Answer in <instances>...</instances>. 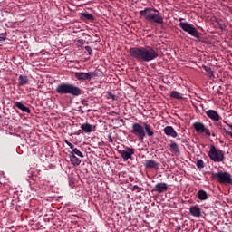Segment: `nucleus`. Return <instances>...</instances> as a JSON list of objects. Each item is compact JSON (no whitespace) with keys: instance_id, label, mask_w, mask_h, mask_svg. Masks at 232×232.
Listing matches in <instances>:
<instances>
[{"instance_id":"nucleus-19","label":"nucleus","mask_w":232,"mask_h":232,"mask_svg":"<svg viewBox=\"0 0 232 232\" xmlns=\"http://www.w3.org/2000/svg\"><path fill=\"white\" fill-rule=\"evenodd\" d=\"M81 130H82V131H84V133H92V131H93V129L92 128V124H90V123L82 124Z\"/></svg>"},{"instance_id":"nucleus-8","label":"nucleus","mask_w":232,"mask_h":232,"mask_svg":"<svg viewBox=\"0 0 232 232\" xmlns=\"http://www.w3.org/2000/svg\"><path fill=\"white\" fill-rule=\"evenodd\" d=\"M193 128L197 131V133H205L207 137H211V131L208 128H206V125L204 123L196 121L193 123Z\"/></svg>"},{"instance_id":"nucleus-2","label":"nucleus","mask_w":232,"mask_h":232,"mask_svg":"<svg viewBox=\"0 0 232 232\" xmlns=\"http://www.w3.org/2000/svg\"><path fill=\"white\" fill-rule=\"evenodd\" d=\"M130 133L137 138L139 140H144L146 135L149 137H153L155 132L153 131V127L148 124L147 122L140 123H133L132 129L130 130Z\"/></svg>"},{"instance_id":"nucleus-38","label":"nucleus","mask_w":232,"mask_h":232,"mask_svg":"<svg viewBox=\"0 0 232 232\" xmlns=\"http://www.w3.org/2000/svg\"><path fill=\"white\" fill-rule=\"evenodd\" d=\"M87 111L90 113V111H92V110H88Z\"/></svg>"},{"instance_id":"nucleus-30","label":"nucleus","mask_w":232,"mask_h":232,"mask_svg":"<svg viewBox=\"0 0 232 232\" xmlns=\"http://www.w3.org/2000/svg\"><path fill=\"white\" fill-rule=\"evenodd\" d=\"M86 52H88L89 55H93V50L90 46H85Z\"/></svg>"},{"instance_id":"nucleus-11","label":"nucleus","mask_w":232,"mask_h":232,"mask_svg":"<svg viewBox=\"0 0 232 232\" xmlns=\"http://www.w3.org/2000/svg\"><path fill=\"white\" fill-rule=\"evenodd\" d=\"M145 169H159L160 168V163L157 162L155 160H145L143 162Z\"/></svg>"},{"instance_id":"nucleus-16","label":"nucleus","mask_w":232,"mask_h":232,"mask_svg":"<svg viewBox=\"0 0 232 232\" xmlns=\"http://www.w3.org/2000/svg\"><path fill=\"white\" fill-rule=\"evenodd\" d=\"M14 106L18 108V110H21L22 111H24V113H31L30 108L26 107L24 104H23L20 102H15Z\"/></svg>"},{"instance_id":"nucleus-20","label":"nucleus","mask_w":232,"mask_h":232,"mask_svg":"<svg viewBox=\"0 0 232 232\" xmlns=\"http://www.w3.org/2000/svg\"><path fill=\"white\" fill-rule=\"evenodd\" d=\"M197 196L198 200H208V193L204 189H199Z\"/></svg>"},{"instance_id":"nucleus-1","label":"nucleus","mask_w":232,"mask_h":232,"mask_svg":"<svg viewBox=\"0 0 232 232\" xmlns=\"http://www.w3.org/2000/svg\"><path fill=\"white\" fill-rule=\"evenodd\" d=\"M129 55L137 63H150L159 57V51L151 46L131 47L129 50Z\"/></svg>"},{"instance_id":"nucleus-32","label":"nucleus","mask_w":232,"mask_h":232,"mask_svg":"<svg viewBox=\"0 0 232 232\" xmlns=\"http://www.w3.org/2000/svg\"><path fill=\"white\" fill-rule=\"evenodd\" d=\"M216 126H217V128H218V130H222V128H223L222 122H220V121L216 122Z\"/></svg>"},{"instance_id":"nucleus-9","label":"nucleus","mask_w":232,"mask_h":232,"mask_svg":"<svg viewBox=\"0 0 232 232\" xmlns=\"http://www.w3.org/2000/svg\"><path fill=\"white\" fill-rule=\"evenodd\" d=\"M95 75V72H75L74 77L77 81H92V78Z\"/></svg>"},{"instance_id":"nucleus-23","label":"nucleus","mask_w":232,"mask_h":232,"mask_svg":"<svg viewBox=\"0 0 232 232\" xmlns=\"http://www.w3.org/2000/svg\"><path fill=\"white\" fill-rule=\"evenodd\" d=\"M170 97L172 99H177L178 101H180V99H182V94L177 91H172L170 92Z\"/></svg>"},{"instance_id":"nucleus-3","label":"nucleus","mask_w":232,"mask_h":232,"mask_svg":"<svg viewBox=\"0 0 232 232\" xmlns=\"http://www.w3.org/2000/svg\"><path fill=\"white\" fill-rule=\"evenodd\" d=\"M140 15L144 17L146 21L150 23H156L157 24H163L164 18L160 12L155 8L147 7L144 10L140 11Z\"/></svg>"},{"instance_id":"nucleus-36","label":"nucleus","mask_w":232,"mask_h":232,"mask_svg":"<svg viewBox=\"0 0 232 232\" xmlns=\"http://www.w3.org/2000/svg\"><path fill=\"white\" fill-rule=\"evenodd\" d=\"M226 134H227V135H229V136L231 137V139H232V132H231V131L226 130Z\"/></svg>"},{"instance_id":"nucleus-26","label":"nucleus","mask_w":232,"mask_h":232,"mask_svg":"<svg viewBox=\"0 0 232 232\" xmlns=\"http://www.w3.org/2000/svg\"><path fill=\"white\" fill-rule=\"evenodd\" d=\"M7 35H8V33L6 32L0 34V43H5V41H6Z\"/></svg>"},{"instance_id":"nucleus-25","label":"nucleus","mask_w":232,"mask_h":232,"mask_svg":"<svg viewBox=\"0 0 232 232\" xmlns=\"http://www.w3.org/2000/svg\"><path fill=\"white\" fill-rule=\"evenodd\" d=\"M196 166H197V168H198V169H204V160H198Z\"/></svg>"},{"instance_id":"nucleus-5","label":"nucleus","mask_w":232,"mask_h":232,"mask_svg":"<svg viewBox=\"0 0 232 232\" xmlns=\"http://www.w3.org/2000/svg\"><path fill=\"white\" fill-rule=\"evenodd\" d=\"M211 177L214 180H218L219 184H225V186H232V177L228 172L219 171L218 173H212Z\"/></svg>"},{"instance_id":"nucleus-35","label":"nucleus","mask_w":232,"mask_h":232,"mask_svg":"<svg viewBox=\"0 0 232 232\" xmlns=\"http://www.w3.org/2000/svg\"><path fill=\"white\" fill-rule=\"evenodd\" d=\"M109 142L113 143V138H111V134L108 136Z\"/></svg>"},{"instance_id":"nucleus-27","label":"nucleus","mask_w":232,"mask_h":232,"mask_svg":"<svg viewBox=\"0 0 232 232\" xmlns=\"http://www.w3.org/2000/svg\"><path fill=\"white\" fill-rule=\"evenodd\" d=\"M132 191H137V193H140V191H144V188L139 187L138 185H134L132 188Z\"/></svg>"},{"instance_id":"nucleus-18","label":"nucleus","mask_w":232,"mask_h":232,"mask_svg":"<svg viewBox=\"0 0 232 232\" xmlns=\"http://www.w3.org/2000/svg\"><path fill=\"white\" fill-rule=\"evenodd\" d=\"M30 80H28V76L21 74L18 77V86H24L28 84Z\"/></svg>"},{"instance_id":"nucleus-7","label":"nucleus","mask_w":232,"mask_h":232,"mask_svg":"<svg viewBox=\"0 0 232 232\" xmlns=\"http://www.w3.org/2000/svg\"><path fill=\"white\" fill-rule=\"evenodd\" d=\"M208 157L213 162H223L224 161V151L220 150L215 147V145L210 146V150L208 151Z\"/></svg>"},{"instance_id":"nucleus-29","label":"nucleus","mask_w":232,"mask_h":232,"mask_svg":"<svg viewBox=\"0 0 232 232\" xmlns=\"http://www.w3.org/2000/svg\"><path fill=\"white\" fill-rule=\"evenodd\" d=\"M84 43H86L85 40H82V39L77 40V46L79 47L84 46Z\"/></svg>"},{"instance_id":"nucleus-28","label":"nucleus","mask_w":232,"mask_h":232,"mask_svg":"<svg viewBox=\"0 0 232 232\" xmlns=\"http://www.w3.org/2000/svg\"><path fill=\"white\" fill-rule=\"evenodd\" d=\"M203 69L205 70V72H208L209 77H213V72L211 71V67L203 66Z\"/></svg>"},{"instance_id":"nucleus-17","label":"nucleus","mask_w":232,"mask_h":232,"mask_svg":"<svg viewBox=\"0 0 232 232\" xmlns=\"http://www.w3.org/2000/svg\"><path fill=\"white\" fill-rule=\"evenodd\" d=\"M80 17L82 21H95V16L90 13H81Z\"/></svg>"},{"instance_id":"nucleus-37","label":"nucleus","mask_w":232,"mask_h":232,"mask_svg":"<svg viewBox=\"0 0 232 232\" xmlns=\"http://www.w3.org/2000/svg\"><path fill=\"white\" fill-rule=\"evenodd\" d=\"M221 130H222L225 133H226V131H227V130L225 127H223Z\"/></svg>"},{"instance_id":"nucleus-10","label":"nucleus","mask_w":232,"mask_h":232,"mask_svg":"<svg viewBox=\"0 0 232 232\" xmlns=\"http://www.w3.org/2000/svg\"><path fill=\"white\" fill-rule=\"evenodd\" d=\"M119 153L121 155L123 160H129V159H132V155H135V149L125 147V150H119Z\"/></svg>"},{"instance_id":"nucleus-22","label":"nucleus","mask_w":232,"mask_h":232,"mask_svg":"<svg viewBox=\"0 0 232 232\" xmlns=\"http://www.w3.org/2000/svg\"><path fill=\"white\" fill-rule=\"evenodd\" d=\"M70 160L73 166H79L81 164V160L75 154H70Z\"/></svg>"},{"instance_id":"nucleus-21","label":"nucleus","mask_w":232,"mask_h":232,"mask_svg":"<svg viewBox=\"0 0 232 232\" xmlns=\"http://www.w3.org/2000/svg\"><path fill=\"white\" fill-rule=\"evenodd\" d=\"M169 148L172 153H175L176 155H180V150H179V145L177 144V142L170 143Z\"/></svg>"},{"instance_id":"nucleus-24","label":"nucleus","mask_w":232,"mask_h":232,"mask_svg":"<svg viewBox=\"0 0 232 232\" xmlns=\"http://www.w3.org/2000/svg\"><path fill=\"white\" fill-rule=\"evenodd\" d=\"M70 154H71V155H77L78 157H81V158H83V157H84V154H82V153L81 152V150H79V149H77V148H75V147L72 149V151L70 152Z\"/></svg>"},{"instance_id":"nucleus-14","label":"nucleus","mask_w":232,"mask_h":232,"mask_svg":"<svg viewBox=\"0 0 232 232\" xmlns=\"http://www.w3.org/2000/svg\"><path fill=\"white\" fill-rule=\"evenodd\" d=\"M188 209L192 217H196L198 218L202 217V210L200 209V208H198V206H190Z\"/></svg>"},{"instance_id":"nucleus-31","label":"nucleus","mask_w":232,"mask_h":232,"mask_svg":"<svg viewBox=\"0 0 232 232\" xmlns=\"http://www.w3.org/2000/svg\"><path fill=\"white\" fill-rule=\"evenodd\" d=\"M65 144H67V146H69V148H71V150H73L75 148V145H73V143L65 140Z\"/></svg>"},{"instance_id":"nucleus-6","label":"nucleus","mask_w":232,"mask_h":232,"mask_svg":"<svg viewBox=\"0 0 232 232\" xmlns=\"http://www.w3.org/2000/svg\"><path fill=\"white\" fill-rule=\"evenodd\" d=\"M179 28L183 30V32H186L192 37H195L196 39H200V33L195 28V25L188 23V22H180L179 24Z\"/></svg>"},{"instance_id":"nucleus-13","label":"nucleus","mask_w":232,"mask_h":232,"mask_svg":"<svg viewBox=\"0 0 232 232\" xmlns=\"http://www.w3.org/2000/svg\"><path fill=\"white\" fill-rule=\"evenodd\" d=\"M164 133L167 137H172L173 139H177V137H179V134L172 126H166L164 128Z\"/></svg>"},{"instance_id":"nucleus-34","label":"nucleus","mask_w":232,"mask_h":232,"mask_svg":"<svg viewBox=\"0 0 232 232\" xmlns=\"http://www.w3.org/2000/svg\"><path fill=\"white\" fill-rule=\"evenodd\" d=\"M82 104L83 106H88V101L87 100H82Z\"/></svg>"},{"instance_id":"nucleus-15","label":"nucleus","mask_w":232,"mask_h":232,"mask_svg":"<svg viewBox=\"0 0 232 232\" xmlns=\"http://www.w3.org/2000/svg\"><path fill=\"white\" fill-rule=\"evenodd\" d=\"M154 191H157V193H166L168 191V184L167 183H157L154 187Z\"/></svg>"},{"instance_id":"nucleus-33","label":"nucleus","mask_w":232,"mask_h":232,"mask_svg":"<svg viewBox=\"0 0 232 232\" xmlns=\"http://www.w3.org/2000/svg\"><path fill=\"white\" fill-rule=\"evenodd\" d=\"M108 95H109V97L111 98V99H112V101H115V95L113 94V93H111V92H108Z\"/></svg>"},{"instance_id":"nucleus-12","label":"nucleus","mask_w":232,"mask_h":232,"mask_svg":"<svg viewBox=\"0 0 232 232\" xmlns=\"http://www.w3.org/2000/svg\"><path fill=\"white\" fill-rule=\"evenodd\" d=\"M206 115L207 117H208V119H211V121H214V122H218V121H220V115L215 110L207 111Z\"/></svg>"},{"instance_id":"nucleus-4","label":"nucleus","mask_w":232,"mask_h":232,"mask_svg":"<svg viewBox=\"0 0 232 232\" xmlns=\"http://www.w3.org/2000/svg\"><path fill=\"white\" fill-rule=\"evenodd\" d=\"M56 93L59 95H72L73 97H79L82 94V90L71 83H61L55 89Z\"/></svg>"}]
</instances>
